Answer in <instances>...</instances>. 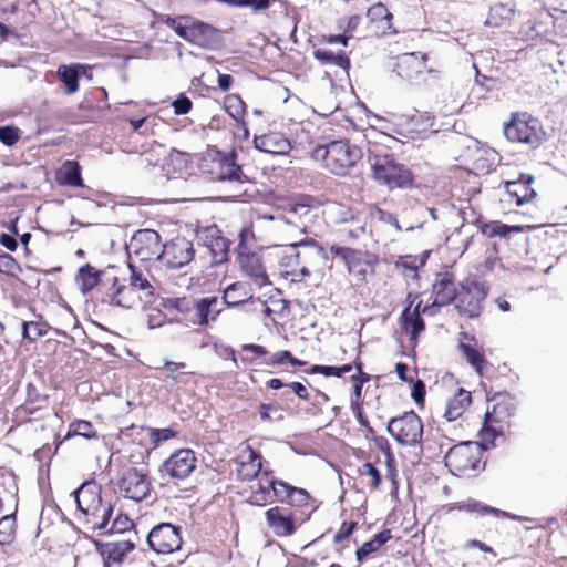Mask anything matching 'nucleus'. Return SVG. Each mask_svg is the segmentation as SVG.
Segmentation results:
<instances>
[{
    "label": "nucleus",
    "mask_w": 567,
    "mask_h": 567,
    "mask_svg": "<svg viewBox=\"0 0 567 567\" xmlns=\"http://www.w3.org/2000/svg\"><path fill=\"white\" fill-rule=\"evenodd\" d=\"M87 66L84 64H62L58 68L56 74L64 83V92L69 95L74 94L79 90V78L86 73Z\"/></svg>",
    "instance_id": "28"
},
{
    "label": "nucleus",
    "mask_w": 567,
    "mask_h": 567,
    "mask_svg": "<svg viewBox=\"0 0 567 567\" xmlns=\"http://www.w3.org/2000/svg\"><path fill=\"white\" fill-rule=\"evenodd\" d=\"M169 24L178 34V37L183 38L184 40L188 41V38H193V34L189 31L190 24H182L176 20H172Z\"/></svg>",
    "instance_id": "64"
},
{
    "label": "nucleus",
    "mask_w": 567,
    "mask_h": 567,
    "mask_svg": "<svg viewBox=\"0 0 567 567\" xmlns=\"http://www.w3.org/2000/svg\"><path fill=\"white\" fill-rule=\"evenodd\" d=\"M251 298V293L241 282H234L224 290L223 301L228 306H238Z\"/></svg>",
    "instance_id": "35"
},
{
    "label": "nucleus",
    "mask_w": 567,
    "mask_h": 567,
    "mask_svg": "<svg viewBox=\"0 0 567 567\" xmlns=\"http://www.w3.org/2000/svg\"><path fill=\"white\" fill-rule=\"evenodd\" d=\"M172 106L174 109V113L176 115H184V114H187L190 109H192V101L181 94L173 103H172Z\"/></svg>",
    "instance_id": "59"
},
{
    "label": "nucleus",
    "mask_w": 567,
    "mask_h": 567,
    "mask_svg": "<svg viewBox=\"0 0 567 567\" xmlns=\"http://www.w3.org/2000/svg\"><path fill=\"white\" fill-rule=\"evenodd\" d=\"M279 264L292 281L322 276L328 264L326 249L313 239L290 244L279 257Z\"/></svg>",
    "instance_id": "1"
},
{
    "label": "nucleus",
    "mask_w": 567,
    "mask_h": 567,
    "mask_svg": "<svg viewBox=\"0 0 567 567\" xmlns=\"http://www.w3.org/2000/svg\"><path fill=\"white\" fill-rule=\"evenodd\" d=\"M74 496L78 508L85 515L92 528L106 529L113 507L110 503L102 502L101 486L93 481L85 482L74 491Z\"/></svg>",
    "instance_id": "2"
},
{
    "label": "nucleus",
    "mask_w": 567,
    "mask_h": 567,
    "mask_svg": "<svg viewBox=\"0 0 567 567\" xmlns=\"http://www.w3.org/2000/svg\"><path fill=\"white\" fill-rule=\"evenodd\" d=\"M367 16H368L370 22L375 23L377 27L382 32L390 30L392 27L391 20L393 18V16L388 10V8L381 2L375 3L372 7H370Z\"/></svg>",
    "instance_id": "36"
},
{
    "label": "nucleus",
    "mask_w": 567,
    "mask_h": 567,
    "mask_svg": "<svg viewBox=\"0 0 567 567\" xmlns=\"http://www.w3.org/2000/svg\"><path fill=\"white\" fill-rule=\"evenodd\" d=\"M361 475L369 477V480H370L369 484L371 487H373V488L379 487V485L381 483V474L378 471V468L375 466H373L371 463L363 464L362 470H361Z\"/></svg>",
    "instance_id": "54"
},
{
    "label": "nucleus",
    "mask_w": 567,
    "mask_h": 567,
    "mask_svg": "<svg viewBox=\"0 0 567 567\" xmlns=\"http://www.w3.org/2000/svg\"><path fill=\"white\" fill-rule=\"evenodd\" d=\"M455 507L465 513H475L480 516L484 515H494L496 517H508V514L504 511L497 509L495 507L485 505L481 502L470 499L467 502L457 503Z\"/></svg>",
    "instance_id": "38"
},
{
    "label": "nucleus",
    "mask_w": 567,
    "mask_h": 567,
    "mask_svg": "<svg viewBox=\"0 0 567 567\" xmlns=\"http://www.w3.org/2000/svg\"><path fill=\"white\" fill-rule=\"evenodd\" d=\"M458 348L467 362L475 369L478 374H482V370L486 364L484 353L477 348L476 340L474 337L466 332L460 334Z\"/></svg>",
    "instance_id": "24"
},
{
    "label": "nucleus",
    "mask_w": 567,
    "mask_h": 567,
    "mask_svg": "<svg viewBox=\"0 0 567 567\" xmlns=\"http://www.w3.org/2000/svg\"><path fill=\"white\" fill-rule=\"evenodd\" d=\"M100 555L103 559V566L110 567L111 563H121L123 557L134 548L130 540H120L106 544L95 542Z\"/></svg>",
    "instance_id": "26"
},
{
    "label": "nucleus",
    "mask_w": 567,
    "mask_h": 567,
    "mask_svg": "<svg viewBox=\"0 0 567 567\" xmlns=\"http://www.w3.org/2000/svg\"><path fill=\"white\" fill-rule=\"evenodd\" d=\"M144 301L143 296L131 285H121L110 295V303L127 309L138 307Z\"/></svg>",
    "instance_id": "29"
},
{
    "label": "nucleus",
    "mask_w": 567,
    "mask_h": 567,
    "mask_svg": "<svg viewBox=\"0 0 567 567\" xmlns=\"http://www.w3.org/2000/svg\"><path fill=\"white\" fill-rule=\"evenodd\" d=\"M493 408L487 410L485 414V423L482 430V439L484 441L493 440L496 436L495 430L489 425L493 423H499L512 416L516 410L514 399L507 393H499L492 400Z\"/></svg>",
    "instance_id": "14"
},
{
    "label": "nucleus",
    "mask_w": 567,
    "mask_h": 567,
    "mask_svg": "<svg viewBox=\"0 0 567 567\" xmlns=\"http://www.w3.org/2000/svg\"><path fill=\"white\" fill-rule=\"evenodd\" d=\"M445 465L456 476H470L480 467V451L471 443L454 445L445 455Z\"/></svg>",
    "instance_id": "9"
},
{
    "label": "nucleus",
    "mask_w": 567,
    "mask_h": 567,
    "mask_svg": "<svg viewBox=\"0 0 567 567\" xmlns=\"http://www.w3.org/2000/svg\"><path fill=\"white\" fill-rule=\"evenodd\" d=\"M261 470L260 456L249 449L247 460L243 461L237 470L238 476L244 481L255 478Z\"/></svg>",
    "instance_id": "37"
},
{
    "label": "nucleus",
    "mask_w": 567,
    "mask_h": 567,
    "mask_svg": "<svg viewBox=\"0 0 567 567\" xmlns=\"http://www.w3.org/2000/svg\"><path fill=\"white\" fill-rule=\"evenodd\" d=\"M519 227H509L505 224H502L499 221H494L486 226V229L484 230L489 236H501L505 237L511 230H518Z\"/></svg>",
    "instance_id": "57"
},
{
    "label": "nucleus",
    "mask_w": 567,
    "mask_h": 567,
    "mask_svg": "<svg viewBox=\"0 0 567 567\" xmlns=\"http://www.w3.org/2000/svg\"><path fill=\"white\" fill-rule=\"evenodd\" d=\"M195 256L193 243L184 237H177L163 245L159 261L171 269L188 265Z\"/></svg>",
    "instance_id": "12"
},
{
    "label": "nucleus",
    "mask_w": 567,
    "mask_h": 567,
    "mask_svg": "<svg viewBox=\"0 0 567 567\" xmlns=\"http://www.w3.org/2000/svg\"><path fill=\"white\" fill-rule=\"evenodd\" d=\"M315 58L324 64H333L347 70L350 65L348 56L342 53H333L332 51L319 48L313 52Z\"/></svg>",
    "instance_id": "40"
},
{
    "label": "nucleus",
    "mask_w": 567,
    "mask_h": 567,
    "mask_svg": "<svg viewBox=\"0 0 567 567\" xmlns=\"http://www.w3.org/2000/svg\"><path fill=\"white\" fill-rule=\"evenodd\" d=\"M147 543L158 554H171L181 548L179 528L169 523L159 524L150 532Z\"/></svg>",
    "instance_id": "13"
},
{
    "label": "nucleus",
    "mask_w": 567,
    "mask_h": 567,
    "mask_svg": "<svg viewBox=\"0 0 567 567\" xmlns=\"http://www.w3.org/2000/svg\"><path fill=\"white\" fill-rule=\"evenodd\" d=\"M347 265L349 274L352 275L357 281L361 282L365 280L369 266L364 261L357 259L352 254L351 256L347 257Z\"/></svg>",
    "instance_id": "44"
},
{
    "label": "nucleus",
    "mask_w": 567,
    "mask_h": 567,
    "mask_svg": "<svg viewBox=\"0 0 567 567\" xmlns=\"http://www.w3.org/2000/svg\"><path fill=\"white\" fill-rule=\"evenodd\" d=\"M280 409L276 404H261L260 405V417L264 421H272L271 413L278 414L277 419H281V414L279 413Z\"/></svg>",
    "instance_id": "62"
},
{
    "label": "nucleus",
    "mask_w": 567,
    "mask_h": 567,
    "mask_svg": "<svg viewBox=\"0 0 567 567\" xmlns=\"http://www.w3.org/2000/svg\"><path fill=\"white\" fill-rule=\"evenodd\" d=\"M371 167L374 178L390 188L403 187L412 181L410 171L390 155H374Z\"/></svg>",
    "instance_id": "6"
},
{
    "label": "nucleus",
    "mask_w": 567,
    "mask_h": 567,
    "mask_svg": "<svg viewBox=\"0 0 567 567\" xmlns=\"http://www.w3.org/2000/svg\"><path fill=\"white\" fill-rule=\"evenodd\" d=\"M317 158H322L324 166L336 175H346L362 157L361 150L346 141H333L315 151Z\"/></svg>",
    "instance_id": "3"
},
{
    "label": "nucleus",
    "mask_w": 567,
    "mask_h": 567,
    "mask_svg": "<svg viewBox=\"0 0 567 567\" xmlns=\"http://www.w3.org/2000/svg\"><path fill=\"white\" fill-rule=\"evenodd\" d=\"M320 215L321 203L312 196L303 195L288 204L282 218L302 234H315V221Z\"/></svg>",
    "instance_id": "5"
},
{
    "label": "nucleus",
    "mask_w": 567,
    "mask_h": 567,
    "mask_svg": "<svg viewBox=\"0 0 567 567\" xmlns=\"http://www.w3.org/2000/svg\"><path fill=\"white\" fill-rule=\"evenodd\" d=\"M187 365L183 362H173V361H165L164 370L166 372V375L168 378H172L173 380H176L177 373L185 369Z\"/></svg>",
    "instance_id": "63"
},
{
    "label": "nucleus",
    "mask_w": 567,
    "mask_h": 567,
    "mask_svg": "<svg viewBox=\"0 0 567 567\" xmlns=\"http://www.w3.org/2000/svg\"><path fill=\"white\" fill-rule=\"evenodd\" d=\"M165 322V316L158 309H152L147 315V326L150 329L159 328Z\"/></svg>",
    "instance_id": "60"
},
{
    "label": "nucleus",
    "mask_w": 567,
    "mask_h": 567,
    "mask_svg": "<svg viewBox=\"0 0 567 567\" xmlns=\"http://www.w3.org/2000/svg\"><path fill=\"white\" fill-rule=\"evenodd\" d=\"M131 276L130 285L136 288V291L143 296L144 303L151 302V298L154 296L155 288L146 276L142 272L136 271V268L132 261L128 264Z\"/></svg>",
    "instance_id": "33"
},
{
    "label": "nucleus",
    "mask_w": 567,
    "mask_h": 567,
    "mask_svg": "<svg viewBox=\"0 0 567 567\" xmlns=\"http://www.w3.org/2000/svg\"><path fill=\"white\" fill-rule=\"evenodd\" d=\"M241 351L247 353L241 357V360L248 363H252L255 359L265 357L268 353L264 347L258 344H244Z\"/></svg>",
    "instance_id": "48"
},
{
    "label": "nucleus",
    "mask_w": 567,
    "mask_h": 567,
    "mask_svg": "<svg viewBox=\"0 0 567 567\" xmlns=\"http://www.w3.org/2000/svg\"><path fill=\"white\" fill-rule=\"evenodd\" d=\"M371 217L374 219H378L380 221H383V223L394 226L396 230H401L398 219L391 213L384 212V210L375 207V208H372V210H371Z\"/></svg>",
    "instance_id": "56"
},
{
    "label": "nucleus",
    "mask_w": 567,
    "mask_h": 567,
    "mask_svg": "<svg viewBox=\"0 0 567 567\" xmlns=\"http://www.w3.org/2000/svg\"><path fill=\"white\" fill-rule=\"evenodd\" d=\"M427 55L425 53L412 52L399 56L395 70L403 79H415L426 69Z\"/></svg>",
    "instance_id": "20"
},
{
    "label": "nucleus",
    "mask_w": 567,
    "mask_h": 567,
    "mask_svg": "<svg viewBox=\"0 0 567 567\" xmlns=\"http://www.w3.org/2000/svg\"><path fill=\"white\" fill-rule=\"evenodd\" d=\"M266 523L269 529L277 537H289L296 532L293 516L286 508L275 506L265 513Z\"/></svg>",
    "instance_id": "18"
},
{
    "label": "nucleus",
    "mask_w": 567,
    "mask_h": 567,
    "mask_svg": "<svg viewBox=\"0 0 567 567\" xmlns=\"http://www.w3.org/2000/svg\"><path fill=\"white\" fill-rule=\"evenodd\" d=\"M534 177L530 175H520L518 181H506L505 189L511 203L520 206L529 202L535 196V190L530 188Z\"/></svg>",
    "instance_id": "21"
},
{
    "label": "nucleus",
    "mask_w": 567,
    "mask_h": 567,
    "mask_svg": "<svg viewBox=\"0 0 567 567\" xmlns=\"http://www.w3.org/2000/svg\"><path fill=\"white\" fill-rule=\"evenodd\" d=\"M197 237L207 248H209V245L214 244L215 239L221 238L223 236L216 226H212L198 231Z\"/></svg>",
    "instance_id": "52"
},
{
    "label": "nucleus",
    "mask_w": 567,
    "mask_h": 567,
    "mask_svg": "<svg viewBox=\"0 0 567 567\" xmlns=\"http://www.w3.org/2000/svg\"><path fill=\"white\" fill-rule=\"evenodd\" d=\"M45 332H47L45 329L39 322L29 321V322L22 323L23 338H25L30 341L37 340L38 338L44 336Z\"/></svg>",
    "instance_id": "47"
},
{
    "label": "nucleus",
    "mask_w": 567,
    "mask_h": 567,
    "mask_svg": "<svg viewBox=\"0 0 567 567\" xmlns=\"http://www.w3.org/2000/svg\"><path fill=\"white\" fill-rule=\"evenodd\" d=\"M20 138V130L14 126H0V141L7 145H14Z\"/></svg>",
    "instance_id": "50"
},
{
    "label": "nucleus",
    "mask_w": 567,
    "mask_h": 567,
    "mask_svg": "<svg viewBox=\"0 0 567 567\" xmlns=\"http://www.w3.org/2000/svg\"><path fill=\"white\" fill-rule=\"evenodd\" d=\"M434 301L432 307L450 305L456 298L454 276L451 272H439L432 285Z\"/></svg>",
    "instance_id": "19"
},
{
    "label": "nucleus",
    "mask_w": 567,
    "mask_h": 567,
    "mask_svg": "<svg viewBox=\"0 0 567 567\" xmlns=\"http://www.w3.org/2000/svg\"><path fill=\"white\" fill-rule=\"evenodd\" d=\"M229 240L225 237L215 239L214 244L209 245V252L212 256V265L218 266L228 260Z\"/></svg>",
    "instance_id": "42"
},
{
    "label": "nucleus",
    "mask_w": 567,
    "mask_h": 567,
    "mask_svg": "<svg viewBox=\"0 0 567 567\" xmlns=\"http://www.w3.org/2000/svg\"><path fill=\"white\" fill-rule=\"evenodd\" d=\"M268 489H272L274 495L280 502H288L290 504H301L307 498L308 495L305 489L293 487L280 480H268L267 481Z\"/></svg>",
    "instance_id": "25"
},
{
    "label": "nucleus",
    "mask_w": 567,
    "mask_h": 567,
    "mask_svg": "<svg viewBox=\"0 0 567 567\" xmlns=\"http://www.w3.org/2000/svg\"><path fill=\"white\" fill-rule=\"evenodd\" d=\"M465 290L458 298L456 308L461 315L475 318L482 311V303L487 296V289L483 284L472 281L466 285Z\"/></svg>",
    "instance_id": "17"
},
{
    "label": "nucleus",
    "mask_w": 567,
    "mask_h": 567,
    "mask_svg": "<svg viewBox=\"0 0 567 567\" xmlns=\"http://www.w3.org/2000/svg\"><path fill=\"white\" fill-rule=\"evenodd\" d=\"M471 404V393L460 389L457 393L447 401L445 411H444V417L449 421H455L462 414L464 411L468 408Z\"/></svg>",
    "instance_id": "30"
},
{
    "label": "nucleus",
    "mask_w": 567,
    "mask_h": 567,
    "mask_svg": "<svg viewBox=\"0 0 567 567\" xmlns=\"http://www.w3.org/2000/svg\"><path fill=\"white\" fill-rule=\"evenodd\" d=\"M175 436L176 432L168 427L150 430V441L154 446H158L159 443L168 441Z\"/></svg>",
    "instance_id": "49"
},
{
    "label": "nucleus",
    "mask_w": 567,
    "mask_h": 567,
    "mask_svg": "<svg viewBox=\"0 0 567 567\" xmlns=\"http://www.w3.org/2000/svg\"><path fill=\"white\" fill-rule=\"evenodd\" d=\"M16 530V518L13 515H6L0 519V543H8Z\"/></svg>",
    "instance_id": "46"
},
{
    "label": "nucleus",
    "mask_w": 567,
    "mask_h": 567,
    "mask_svg": "<svg viewBox=\"0 0 567 567\" xmlns=\"http://www.w3.org/2000/svg\"><path fill=\"white\" fill-rule=\"evenodd\" d=\"M239 262L245 274L249 276L259 288L270 284L266 268L261 262V257L258 254L250 252L243 255L240 256Z\"/></svg>",
    "instance_id": "23"
},
{
    "label": "nucleus",
    "mask_w": 567,
    "mask_h": 567,
    "mask_svg": "<svg viewBox=\"0 0 567 567\" xmlns=\"http://www.w3.org/2000/svg\"><path fill=\"white\" fill-rule=\"evenodd\" d=\"M391 538L390 530H383L377 534L371 540L365 542L358 550L357 558L358 560L363 559L370 554L378 550L382 545H384Z\"/></svg>",
    "instance_id": "41"
},
{
    "label": "nucleus",
    "mask_w": 567,
    "mask_h": 567,
    "mask_svg": "<svg viewBox=\"0 0 567 567\" xmlns=\"http://www.w3.org/2000/svg\"><path fill=\"white\" fill-rule=\"evenodd\" d=\"M189 31L193 38H188V42H192L198 47H208L214 34V29L203 22L190 23Z\"/></svg>",
    "instance_id": "39"
},
{
    "label": "nucleus",
    "mask_w": 567,
    "mask_h": 567,
    "mask_svg": "<svg viewBox=\"0 0 567 567\" xmlns=\"http://www.w3.org/2000/svg\"><path fill=\"white\" fill-rule=\"evenodd\" d=\"M56 181L62 185L82 186L80 166L74 161H66L56 172Z\"/></svg>",
    "instance_id": "34"
},
{
    "label": "nucleus",
    "mask_w": 567,
    "mask_h": 567,
    "mask_svg": "<svg viewBox=\"0 0 567 567\" xmlns=\"http://www.w3.org/2000/svg\"><path fill=\"white\" fill-rule=\"evenodd\" d=\"M504 135L509 142L522 143L530 148H537L546 140L540 121L527 113L513 115L504 125Z\"/></svg>",
    "instance_id": "4"
},
{
    "label": "nucleus",
    "mask_w": 567,
    "mask_h": 567,
    "mask_svg": "<svg viewBox=\"0 0 567 567\" xmlns=\"http://www.w3.org/2000/svg\"><path fill=\"white\" fill-rule=\"evenodd\" d=\"M420 303L412 310L408 307L401 315V324L403 330L410 334L412 340H415L420 332L425 328L424 321L420 316Z\"/></svg>",
    "instance_id": "31"
},
{
    "label": "nucleus",
    "mask_w": 567,
    "mask_h": 567,
    "mask_svg": "<svg viewBox=\"0 0 567 567\" xmlns=\"http://www.w3.org/2000/svg\"><path fill=\"white\" fill-rule=\"evenodd\" d=\"M197 458L190 449L174 452L162 465L161 472L173 480H185L196 468Z\"/></svg>",
    "instance_id": "15"
},
{
    "label": "nucleus",
    "mask_w": 567,
    "mask_h": 567,
    "mask_svg": "<svg viewBox=\"0 0 567 567\" xmlns=\"http://www.w3.org/2000/svg\"><path fill=\"white\" fill-rule=\"evenodd\" d=\"M220 312V302L216 297L202 298L194 306L193 322L206 326L210 320H215Z\"/></svg>",
    "instance_id": "27"
},
{
    "label": "nucleus",
    "mask_w": 567,
    "mask_h": 567,
    "mask_svg": "<svg viewBox=\"0 0 567 567\" xmlns=\"http://www.w3.org/2000/svg\"><path fill=\"white\" fill-rule=\"evenodd\" d=\"M231 6L250 7L254 11L265 10L269 7V0H230Z\"/></svg>",
    "instance_id": "58"
},
{
    "label": "nucleus",
    "mask_w": 567,
    "mask_h": 567,
    "mask_svg": "<svg viewBox=\"0 0 567 567\" xmlns=\"http://www.w3.org/2000/svg\"><path fill=\"white\" fill-rule=\"evenodd\" d=\"M18 270L19 265L12 256L8 254L0 255V272L9 276H16Z\"/></svg>",
    "instance_id": "51"
},
{
    "label": "nucleus",
    "mask_w": 567,
    "mask_h": 567,
    "mask_svg": "<svg viewBox=\"0 0 567 567\" xmlns=\"http://www.w3.org/2000/svg\"><path fill=\"white\" fill-rule=\"evenodd\" d=\"M386 430L398 443L413 446L422 441L423 423L415 412L410 411L401 416L392 417Z\"/></svg>",
    "instance_id": "8"
},
{
    "label": "nucleus",
    "mask_w": 567,
    "mask_h": 567,
    "mask_svg": "<svg viewBox=\"0 0 567 567\" xmlns=\"http://www.w3.org/2000/svg\"><path fill=\"white\" fill-rule=\"evenodd\" d=\"M255 147L269 154H287L291 147L290 142L282 134L270 132L254 138Z\"/></svg>",
    "instance_id": "22"
},
{
    "label": "nucleus",
    "mask_w": 567,
    "mask_h": 567,
    "mask_svg": "<svg viewBox=\"0 0 567 567\" xmlns=\"http://www.w3.org/2000/svg\"><path fill=\"white\" fill-rule=\"evenodd\" d=\"M270 492L267 484H258V489L254 491L250 503L258 506H264L269 502Z\"/></svg>",
    "instance_id": "55"
},
{
    "label": "nucleus",
    "mask_w": 567,
    "mask_h": 567,
    "mask_svg": "<svg viewBox=\"0 0 567 567\" xmlns=\"http://www.w3.org/2000/svg\"><path fill=\"white\" fill-rule=\"evenodd\" d=\"M76 282L83 292L92 290L99 282V274L91 266L82 267L76 276Z\"/></svg>",
    "instance_id": "43"
},
{
    "label": "nucleus",
    "mask_w": 567,
    "mask_h": 567,
    "mask_svg": "<svg viewBox=\"0 0 567 567\" xmlns=\"http://www.w3.org/2000/svg\"><path fill=\"white\" fill-rule=\"evenodd\" d=\"M161 236L153 229H140L127 244V251L131 261L142 262L159 260L162 255Z\"/></svg>",
    "instance_id": "7"
},
{
    "label": "nucleus",
    "mask_w": 567,
    "mask_h": 567,
    "mask_svg": "<svg viewBox=\"0 0 567 567\" xmlns=\"http://www.w3.org/2000/svg\"><path fill=\"white\" fill-rule=\"evenodd\" d=\"M435 117L426 112H414L395 116V133L408 140L423 138L427 133L434 132Z\"/></svg>",
    "instance_id": "11"
},
{
    "label": "nucleus",
    "mask_w": 567,
    "mask_h": 567,
    "mask_svg": "<svg viewBox=\"0 0 567 567\" xmlns=\"http://www.w3.org/2000/svg\"><path fill=\"white\" fill-rule=\"evenodd\" d=\"M227 112L238 118L244 113V103L238 96H228L225 101Z\"/></svg>",
    "instance_id": "53"
},
{
    "label": "nucleus",
    "mask_w": 567,
    "mask_h": 567,
    "mask_svg": "<svg viewBox=\"0 0 567 567\" xmlns=\"http://www.w3.org/2000/svg\"><path fill=\"white\" fill-rule=\"evenodd\" d=\"M515 7L507 3H496L491 7L485 23L489 27H502L511 22L515 14Z\"/></svg>",
    "instance_id": "32"
},
{
    "label": "nucleus",
    "mask_w": 567,
    "mask_h": 567,
    "mask_svg": "<svg viewBox=\"0 0 567 567\" xmlns=\"http://www.w3.org/2000/svg\"><path fill=\"white\" fill-rule=\"evenodd\" d=\"M84 436L86 439L95 436V431L93 429V425L89 421H76L70 424L69 431L65 435V439H69L71 436Z\"/></svg>",
    "instance_id": "45"
},
{
    "label": "nucleus",
    "mask_w": 567,
    "mask_h": 567,
    "mask_svg": "<svg viewBox=\"0 0 567 567\" xmlns=\"http://www.w3.org/2000/svg\"><path fill=\"white\" fill-rule=\"evenodd\" d=\"M120 492L130 499L141 502L150 494L148 477L136 468L127 470L118 483Z\"/></svg>",
    "instance_id": "16"
},
{
    "label": "nucleus",
    "mask_w": 567,
    "mask_h": 567,
    "mask_svg": "<svg viewBox=\"0 0 567 567\" xmlns=\"http://www.w3.org/2000/svg\"><path fill=\"white\" fill-rule=\"evenodd\" d=\"M210 173L213 179L228 186L230 196L238 197L246 192L243 185L247 182V177L231 157L223 156L215 159Z\"/></svg>",
    "instance_id": "10"
},
{
    "label": "nucleus",
    "mask_w": 567,
    "mask_h": 567,
    "mask_svg": "<svg viewBox=\"0 0 567 567\" xmlns=\"http://www.w3.org/2000/svg\"><path fill=\"white\" fill-rule=\"evenodd\" d=\"M355 526H357L355 522H351L349 524L343 523L342 526L339 528V530L333 536L334 543H341L342 540L348 538L352 534Z\"/></svg>",
    "instance_id": "61"
}]
</instances>
